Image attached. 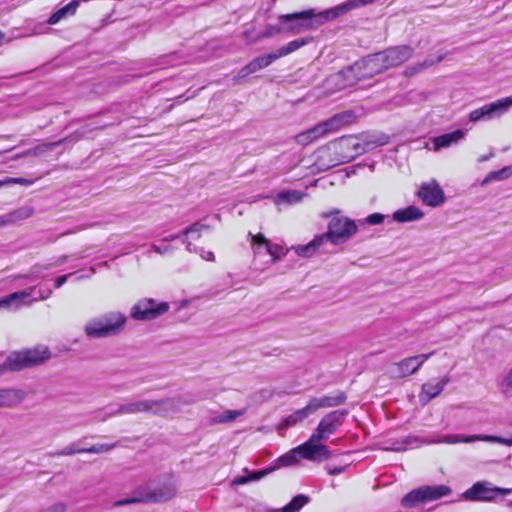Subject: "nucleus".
I'll use <instances>...</instances> for the list:
<instances>
[{
	"mask_svg": "<svg viewBox=\"0 0 512 512\" xmlns=\"http://www.w3.org/2000/svg\"><path fill=\"white\" fill-rule=\"evenodd\" d=\"M512 107V98L504 97L494 102L483 105L470 112L471 122L486 121L499 118Z\"/></svg>",
	"mask_w": 512,
	"mask_h": 512,
	"instance_id": "f8f14e48",
	"label": "nucleus"
},
{
	"mask_svg": "<svg viewBox=\"0 0 512 512\" xmlns=\"http://www.w3.org/2000/svg\"><path fill=\"white\" fill-rule=\"evenodd\" d=\"M346 415V410H334L326 414L320 420L310 438L296 448H326L324 443L340 428Z\"/></svg>",
	"mask_w": 512,
	"mask_h": 512,
	"instance_id": "39448f33",
	"label": "nucleus"
},
{
	"mask_svg": "<svg viewBox=\"0 0 512 512\" xmlns=\"http://www.w3.org/2000/svg\"><path fill=\"white\" fill-rule=\"evenodd\" d=\"M25 393L16 389H0V408H9L21 403Z\"/></svg>",
	"mask_w": 512,
	"mask_h": 512,
	"instance_id": "cd10ccee",
	"label": "nucleus"
},
{
	"mask_svg": "<svg viewBox=\"0 0 512 512\" xmlns=\"http://www.w3.org/2000/svg\"><path fill=\"white\" fill-rule=\"evenodd\" d=\"M153 250L156 252V253H159V254H163L165 253L166 251L170 250L169 247H164L163 249L158 247V246H153Z\"/></svg>",
	"mask_w": 512,
	"mask_h": 512,
	"instance_id": "052dcab7",
	"label": "nucleus"
},
{
	"mask_svg": "<svg viewBox=\"0 0 512 512\" xmlns=\"http://www.w3.org/2000/svg\"><path fill=\"white\" fill-rule=\"evenodd\" d=\"M24 157H29V154H26V150H25V151H23V152H21V153H19V154H17V155L14 157V159L16 160V159H20V158H24Z\"/></svg>",
	"mask_w": 512,
	"mask_h": 512,
	"instance_id": "69168bd1",
	"label": "nucleus"
},
{
	"mask_svg": "<svg viewBox=\"0 0 512 512\" xmlns=\"http://www.w3.org/2000/svg\"><path fill=\"white\" fill-rule=\"evenodd\" d=\"M80 139L79 136H77L76 134H71L59 141H56V142H50V143H43V144H40V145H37L33 148H30L28 150H26V154H29V157H39L41 156L42 154L48 152V151H51L53 150L54 148H56L57 146L61 145V144H64V143H67V142H76Z\"/></svg>",
	"mask_w": 512,
	"mask_h": 512,
	"instance_id": "a878e982",
	"label": "nucleus"
},
{
	"mask_svg": "<svg viewBox=\"0 0 512 512\" xmlns=\"http://www.w3.org/2000/svg\"><path fill=\"white\" fill-rule=\"evenodd\" d=\"M385 219V215L381 213H373L365 218V222L369 225H379Z\"/></svg>",
	"mask_w": 512,
	"mask_h": 512,
	"instance_id": "8fccbe9b",
	"label": "nucleus"
},
{
	"mask_svg": "<svg viewBox=\"0 0 512 512\" xmlns=\"http://www.w3.org/2000/svg\"><path fill=\"white\" fill-rule=\"evenodd\" d=\"M354 119V113L352 111H344L338 113L328 119L327 121L316 125L315 127L309 129L312 137L316 140L328 132L336 131L343 125L351 123Z\"/></svg>",
	"mask_w": 512,
	"mask_h": 512,
	"instance_id": "dca6fc26",
	"label": "nucleus"
},
{
	"mask_svg": "<svg viewBox=\"0 0 512 512\" xmlns=\"http://www.w3.org/2000/svg\"><path fill=\"white\" fill-rule=\"evenodd\" d=\"M249 236L251 237V244L255 252L262 246L267 249L268 245H271L270 241L261 233L256 235L249 233Z\"/></svg>",
	"mask_w": 512,
	"mask_h": 512,
	"instance_id": "ea45409f",
	"label": "nucleus"
},
{
	"mask_svg": "<svg viewBox=\"0 0 512 512\" xmlns=\"http://www.w3.org/2000/svg\"><path fill=\"white\" fill-rule=\"evenodd\" d=\"M511 493V488H501L488 481H478L467 489L462 497L468 501L492 502L498 495H509Z\"/></svg>",
	"mask_w": 512,
	"mask_h": 512,
	"instance_id": "1a4fd4ad",
	"label": "nucleus"
},
{
	"mask_svg": "<svg viewBox=\"0 0 512 512\" xmlns=\"http://www.w3.org/2000/svg\"><path fill=\"white\" fill-rule=\"evenodd\" d=\"M137 493L142 495L140 500H144L145 503H162L176 496L177 486L173 477L166 476L156 482L140 486Z\"/></svg>",
	"mask_w": 512,
	"mask_h": 512,
	"instance_id": "423d86ee",
	"label": "nucleus"
},
{
	"mask_svg": "<svg viewBox=\"0 0 512 512\" xmlns=\"http://www.w3.org/2000/svg\"><path fill=\"white\" fill-rule=\"evenodd\" d=\"M69 276H70V274L59 276L56 279V287L60 288L67 281Z\"/></svg>",
	"mask_w": 512,
	"mask_h": 512,
	"instance_id": "6e6d98bb",
	"label": "nucleus"
},
{
	"mask_svg": "<svg viewBox=\"0 0 512 512\" xmlns=\"http://www.w3.org/2000/svg\"><path fill=\"white\" fill-rule=\"evenodd\" d=\"M50 294H51V291H48V293H47V294H45V293H41L39 298H40L41 300H45V299H47V298L50 296Z\"/></svg>",
	"mask_w": 512,
	"mask_h": 512,
	"instance_id": "774afa93",
	"label": "nucleus"
},
{
	"mask_svg": "<svg viewBox=\"0 0 512 512\" xmlns=\"http://www.w3.org/2000/svg\"><path fill=\"white\" fill-rule=\"evenodd\" d=\"M261 70L259 68V66L256 64V62L254 60L250 61L247 65H245L244 67H242L237 76L235 77V79H238V78H245L247 77L248 75L250 74H253L257 71Z\"/></svg>",
	"mask_w": 512,
	"mask_h": 512,
	"instance_id": "c03bdc74",
	"label": "nucleus"
},
{
	"mask_svg": "<svg viewBox=\"0 0 512 512\" xmlns=\"http://www.w3.org/2000/svg\"><path fill=\"white\" fill-rule=\"evenodd\" d=\"M347 400V396L342 391H337L333 395H327L322 397H313L307 403L312 410V413H315L319 409L322 408H331L339 406L345 403Z\"/></svg>",
	"mask_w": 512,
	"mask_h": 512,
	"instance_id": "412c9836",
	"label": "nucleus"
},
{
	"mask_svg": "<svg viewBox=\"0 0 512 512\" xmlns=\"http://www.w3.org/2000/svg\"><path fill=\"white\" fill-rule=\"evenodd\" d=\"M266 251L272 256V261L276 262L281 259L287 251H284L280 245H268Z\"/></svg>",
	"mask_w": 512,
	"mask_h": 512,
	"instance_id": "49530a36",
	"label": "nucleus"
},
{
	"mask_svg": "<svg viewBox=\"0 0 512 512\" xmlns=\"http://www.w3.org/2000/svg\"><path fill=\"white\" fill-rule=\"evenodd\" d=\"M464 136L465 133L462 130H456L450 133L434 137L432 139L434 151H439L442 148H448L453 144H457L464 138Z\"/></svg>",
	"mask_w": 512,
	"mask_h": 512,
	"instance_id": "bb28decb",
	"label": "nucleus"
},
{
	"mask_svg": "<svg viewBox=\"0 0 512 512\" xmlns=\"http://www.w3.org/2000/svg\"><path fill=\"white\" fill-rule=\"evenodd\" d=\"M7 225H9V222H8L6 214L0 216V228L7 226Z\"/></svg>",
	"mask_w": 512,
	"mask_h": 512,
	"instance_id": "13d9d810",
	"label": "nucleus"
},
{
	"mask_svg": "<svg viewBox=\"0 0 512 512\" xmlns=\"http://www.w3.org/2000/svg\"><path fill=\"white\" fill-rule=\"evenodd\" d=\"M424 213L416 206H408L393 213V220L399 223L416 221L423 218Z\"/></svg>",
	"mask_w": 512,
	"mask_h": 512,
	"instance_id": "c85d7f7f",
	"label": "nucleus"
},
{
	"mask_svg": "<svg viewBox=\"0 0 512 512\" xmlns=\"http://www.w3.org/2000/svg\"><path fill=\"white\" fill-rule=\"evenodd\" d=\"M295 141L302 146H306V145L310 144L311 142L315 141V139L312 137V134L310 133V131L307 130L305 132H302V133H299L298 135H296Z\"/></svg>",
	"mask_w": 512,
	"mask_h": 512,
	"instance_id": "09e8293b",
	"label": "nucleus"
},
{
	"mask_svg": "<svg viewBox=\"0 0 512 512\" xmlns=\"http://www.w3.org/2000/svg\"><path fill=\"white\" fill-rule=\"evenodd\" d=\"M418 196L426 205L431 207H437L445 201L444 192L434 179L422 183Z\"/></svg>",
	"mask_w": 512,
	"mask_h": 512,
	"instance_id": "a211bd4d",
	"label": "nucleus"
},
{
	"mask_svg": "<svg viewBox=\"0 0 512 512\" xmlns=\"http://www.w3.org/2000/svg\"><path fill=\"white\" fill-rule=\"evenodd\" d=\"M307 43L308 41L305 38H298L290 41L287 45L282 46L276 51L278 59L298 50Z\"/></svg>",
	"mask_w": 512,
	"mask_h": 512,
	"instance_id": "e433bc0d",
	"label": "nucleus"
},
{
	"mask_svg": "<svg viewBox=\"0 0 512 512\" xmlns=\"http://www.w3.org/2000/svg\"><path fill=\"white\" fill-rule=\"evenodd\" d=\"M34 214L32 206H22L6 214L9 225L16 224L20 221L30 218Z\"/></svg>",
	"mask_w": 512,
	"mask_h": 512,
	"instance_id": "72a5a7b5",
	"label": "nucleus"
},
{
	"mask_svg": "<svg viewBox=\"0 0 512 512\" xmlns=\"http://www.w3.org/2000/svg\"><path fill=\"white\" fill-rule=\"evenodd\" d=\"M7 225H9V222H8L6 214L0 216V228L7 226Z\"/></svg>",
	"mask_w": 512,
	"mask_h": 512,
	"instance_id": "bf43d9fd",
	"label": "nucleus"
},
{
	"mask_svg": "<svg viewBox=\"0 0 512 512\" xmlns=\"http://www.w3.org/2000/svg\"><path fill=\"white\" fill-rule=\"evenodd\" d=\"M312 414V410L307 403L303 408L295 410L288 416L284 417L276 426V431L279 435L283 436L285 430L302 423Z\"/></svg>",
	"mask_w": 512,
	"mask_h": 512,
	"instance_id": "aec40b11",
	"label": "nucleus"
},
{
	"mask_svg": "<svg viewBox=\"0 0 512 512\" xmlns=\"http://www.w3.org/2000/svg\"><path fill=\"white\" fill-rule=\"evenodd\" d=\"M339 214L338 209L322 214L324 218L332 217L328 223L327 231L321 234L325 243L329 241L333 245H341L349 241L358 232V226L353 219L339 216Z\"/></svg>",
	"mask_w": 512,
	"mask_h": 512,
	"instance_id": "20e7f679",
	"label": "nucleus"
},
{
	"mask_svg": "<svg viewBox=\"0 0 512 512\" xmlns=\"http://www.w3.org/2000/svg\"><path fill=\"white\" fill-rule=\"evenodd\" d=\"M24 157H29V154H26V150H25V151H23V152H21V153H19V154H17V155L14 157V159L16 160V159H20V158H24Z\"/></svg>",
	"mask_w": 512,
	"mask_h": 512,
	"instance_id": "0e129e2a",
	"label": "nucleus"
},
{
	"mask_svg": "<svg viewBox=\"0 0 512 512\" xmlns=\"http://www.w3.org/2000/svg\"><path fill=\"white\" fill-rule=\"evenodd\" d=\"M272 34H273V30H272V29H269V30H267L266 32H264V33L260 36V38L270 37Z\"/></svg>",
	"mask_w": 512,
	"mask_h": 512,
	"instance_id": "338daca9",
	"label": "nucleus"
},
{
	"mask_svg": "<svg viewBox=\"0 0 512 512\" xmlns=\"http://www.w3.org/2000/svg\"><path fill=\"white\" fill-rule=\"evenodd\" d=\"M450 378L445 376L441 378L439 381H429L422 385V390L419 395V399L422 404H427L430 400L437 397L445 388V386L449 383Z\"/></svg>",
	"mask_w": 512,
	"mask_h": 512,
	"instance_id": "5701e85b",
	"label": "nucleus"
},
{
	"mask_svg": "<svg viewBox=\"0 0 512 512\" xmlns=\"http://www.w3.org/2000/svg\"><path fill=\"white\" fill-rule=\"evenodd\" d=\"M51 354L47 347L38 346L10 354L4 362V367L11 371H18L43 363L50 358Z\"/></svg>",
	"mask_w": 512,
	"mask_h": 512,
	"instance_id": "0eeeda50",
	"label": "nucleus"
},
{
	"mask_svg": "<svg viewBox=\"0 0 512 512\" xmlns=\"http://www.w3.org/2000/svg\"><path fill=\"white\" fill-rule=\"evenodd\" d=\"M352 66L359 81L372 78L387 70L380 52L370 54L355 62Z\"/></svg>",
	"mask_w": 512,
	"mask_h": 512,
	"instance_id": "ddd939ff",
	"label": "nucleus"
},
{
	"mask_svg": "<svg viewBox=\"0 0 512 512\" xmlns=\"http://www.w3.org/2000/svg\"><path fill=\"white\" fill-rule=\"evenodd\" d=\"M325 244V241L321 235L315 236V238L307 245L295 247V252L301 257H311L315 252Z\"/></svg>",
	"mask_w": 512,
	"mask_h": 512,
	"instance_id": "2f4dec72",
	"label": "nucleus"
},
{
	"mask_svg": "<svg viewBox=\"0 0 512 512\" xmlns=\"http://www.w3.org/2000/svg\"><path fill=\"white\" fill-rule=\"evenodd\" d=\"M184 403L182 397L163 398L158 400L144 399L122 404L111 413L112 416L151 413L154 415L167 416L180 411Z\"/></svg>",
	"mask_w": 512,
	"mask_h": 512,
	"instance_id": "f03ea898",
	"label": "nucleus"
},
{
	"mask_svg": "<svg viewBox=\"0 0 512 512\" xmlns=\"http://www.w3.org/2000/svg\"><path fill=\"white\" fill-rule=\"evenodd\" d=\"M340 450H289L276 460V465L262 469L260 471L248 472L246 475L235 477L231 485H243L250 481H257L268 475L279 467L294 466L300 463L301 459L311 462H323L326 460L339 459L341 465L336 466L329 463L326 469L329 474L337 475L342 473L348 467L354 458L349 451L339 452Z\"/></svg>",
	"mask_w": 512,
	"mask_h": 512,
	"instance_id": "f257e3e1",
	"label": "nucleus"
},
{
	"mask_svg": "<svg viewBox=\"0 0 512 512\" xmlns=\"http://www.w3.org/2000/svg\"><path fill=\"white\" fill-rule=\"evenodd\" d=\"M374 0H348L340 5L333 8L322 11L319 16L324 21L335 19L339 16L346 14L347 12L371 4Z\"/></svg>",
	"mask_w": 512,
	"mask_h": 512,
	"instance_id": "6ab92c4d",
	"label": "nucleus"
},
{
	"mask_svg": "<svg viewBox=\"0 0 512 512\" xmlns=\"http://www.w3.org/2000/svg\"><path fill=\"white\" fill-rule=\"evenodd\" d=\"M320 13H315L314 9H308L297 13L280 15L279 20L286 25L285 30L292 33H300L313 27V18L317 19L318 24L325 23L326 21L319 16Z\"/></svg>",
	"mask_w": 512,
	"mask_h": 512,
	"instance_id": "9b49d317",
	"label": "nucleus"
},
{
	"mask_svg": "<svg viewBox=\"0 0 512 512\" xmlns=\"http://www.w3.org/2000/svg\"><path fill=\"white\" fill-rule=\"evenodd\" d=\"M442 59H443V56H439L436 60L426 59L423 62L416 63L414 65H411V66L407 67L405 72H404V74L406 76H412V75H414V74H416L418 72H421V71L431 67L435 63L441 62Z\"/></svg>",
	"mask_w": 512,
	"mask_h": 512,
	"instance_id": "4c0bfd02",
	"label": "nucleus"
},
{
	"mask_svg": "<svg viewBox=\"0 0 512 512\" xmlns=\"http://www.w3.org/2000/svg\"><path fill=\"white\" fill-rule=\"evenodd\" d=\"M258 431L262 432V433H265V434H268V433H271L273 431V428L270 427V426H260V427H258Z\"/></svg>",
	"mask_w": 512,
	"mask_h": 512,
	"instance_id": "4d7b16f0",
	"label": "nucleus"
},
{
	"mask_svg": "<svg viewBox=\"0 0 512 512\" xmlns=\"http://www.w3.org/2000/svg\"><path fill=\"white\" fill-rule=\"evenodd\" d=\"M84 333L90 339H103L112 337L104 326L101 316L89 320L84 326Z\"/></svg>",
	"mask_w": 512,
	"mask_h": 512,
	"instance_id": "393cba45",
	"label": "nucleus"
},
{
	"mask_svg": "<svg viewBox=\"0 0 512 512\" xmlns=\"http://www.w3.org/2000/svg\"><path fill=\"white\" fill-rule=\"evenodd\" d=\"M511 175V169L509 167H504L499 171L491 172L483 181L482 185H486L493 180H504Z\"/></svg>",
	"mask_w": 512,
	"mask_h": 512,
	"instance_id": "58836bf2",
	"label": "nucleus"
},
{
	"mask_svg": "<svg viewBox=\"0 0 512 512\" xmlns=\"http://www.w3.org/2000/svg\"><path fill=\"white\" fill-rule=\"evenodd\" d=\"M185 242H186V249L189 252H196L195 246L190 241H185Z\"/></svg>",
	"mask_w": 512,
	"mask_h": 512,
	"instance_id": "680f3d73",
	"label": "nucleus"
},
{
	"mask_svg": "<svg viewBox=\"0 0 512 512\" xmlns=\"http://www.w3.org/2000/svg\"><path fill=\"white\" fill-rule=\"evenodd\" d=\"M484 441L491 445H505L512 446V437H497V436H488V435H472L466 436L463 434H451L439 436L437 438L430 439H420L418 437H407L403 440V444L405 445H435V444H445V445H457V444H473L476 441Z\"/></svg>",
	"mask_w": 512,
	"mask_h": 512,
	"instance_id": "7ed1b4c3",
	"label": "nucleus"
},
{
	"mask_svg": "<svg viewBox=\"0 0 512 512\" xmlns=\"http://www.w3.org/2000/svg\"><path fill=\"white\" fill-rule=\"evenodd\" d=\"M386 69L400 66L414 54V48L409 45L392 46L380 51Z\"/></svg>",
	"mask_w": 512,
	"mask_h": 512,
	"instance_id": "f3484780",
	"label": "nucleus"
},
{
	"mask_svg": "<svg viewBox=\"0 0 512 512\" xmlns=\"http://www.w3.org/2000/svg\"><path fill=\"white\" fill-rule=\"evenodd\" d=\"M354 119V113L352 111H344L338 113L328 119L327 121L316 125L315 127L309 129L312 137L316 140L328 132L336 131L343 125L351 123Z\"/></svg>",
	"mask_w": 512,
	"mask_h": 512,
	"instance_id": "2eb2a0df",
	"label": "nucleus"
},
{
	"mask_svg": "<svg viewBox=\"0 0 512 512\" xmlns=\"http://www.w3.org/2000/svg\"><path fill=\"white\" fill-rule=\"evenodd\" d=\"M277 54L276 52H272L266 55H262L259 57H256L253 59L256 64L259 66L260 69H263L265 67H268L270 64H272L275 60H277Z\"/></svg>",
	"mask_w": 512,
	"mask_h": 512,
	"instance_id": "a19ab883",
	"label": "nucleus"
},
{
	"mask_svg": "<svg viewBox=\"0 0 512 512\" xmlns=\"http://www.w3.org/2000/svg\"><path fill=\"white\" fill-rule=\"evenodd\" d=\"M34 288H31L30 291H19L9 294L6 297H3L0 300V309H13L17 310L23 305H29L33 300L27 301V299L31 295V291Z\"/></svg>",
	"mask_w": 512,
	"mask_h": 512,
	"instance_id": "b1692460",
	"label": "nucleus"
},
{
	"mask_svg": "<svg viewBox=\"0 0 512 512\" xmlns=\"http://www.w3.org/2000/svg\"><path fill=\"white\" fill-rule=\"evenodd\" d=\"M201 257L202 259L207 261H214L215 259L214 253L211 251H202Z\"/></svg>",
	"mask_w": 512,
	"mask_h": 512,
	"instance_id": "5fc2aeb1",
	"label": "nucleus"
},
{
	"mask_svg": "<svg viewBox=\"0 0 512 512\" xmlns=\"http://www.w3.org/2000/svg\"><path fill=\"white\" fill-rule=\"evenodd\" d=\"M273 390L271 389H261L255 392L252 396L255 403L260 404L267 402L273 398Z\"/></svg>",
	"mask_w": 512,
	"mask_h": 512,
	"instance_id": "79ce46f5",
	"label": "nucleus"
},
{
	"mask_svg": "<svg viewBox=\"0 0 512 512\" xmlns=\"http://www.w3.org/2000/svg\"><path fill=\"white\" fill-rule=\"evenodd\" d=\"M303 196L304 194L297 190L281 191L276 195L274 203L276 205L295 204L300 202Z\"/></svg>",
	"mask_w": 512,
	"mask_h": 512,
	"instance_id": "473e14b6",
	"label": "nucleus"
},
{
	"mask_svg": "<svg viewBox=\"0 0 512 512\" xmlns=\"http://www.w3.org/2000/svg\"><path fill=\"white\" fill-rule=\"evenodd\" d=\"M246 409H238V410H225L222 413L211 419V423L213 424H223L230 423L235 421L237 418L245 415Z\"/></svg>",
	"mask_w": 512,
	"mask_h": 512,
	"instance_id": "f704fd0d",
	"label": "nucleus"
},
{
	"mask_svg": "<svg viewBox=\"0 0 512 512\" xmlns=\"http://www.w3.org/2000/svg\"><path fill=\"white\" fill-rule=\"evenodd\" d=\"M433 355V352L427 353V354H420L413 356L414 359H416V362L419 363V366L421 367L425 361H427L431 356Z\"/></svg>",
	"mask_w": 512,
	"mask_h": 512,
	"instance_id": "864d4df0",
	"label": "nucleus"
},
{
	"mask_svg": "<svg viewBox=\"0 0 512 512\" xmlns=\"http://www.w3.org/2000/svg\"><path fill=\"white\" fill-rule=\"evenodd\" d=\"M502 392L505 395H511L512 394V368L508 371L507 375L502 380Z\"/></svg>",
	"mask_w": 512,
	"mask_h": 512,
	"instance_id": "de8ad7c7",
	"label": "nucleus"
},
{
	"mask_svg": "<svg viewBox=\"0 0 512 512\" xmlns=\"http://www.w3.org/2000/svg\"><path fill=\"white\" fill-rule=\"evenodd\" d=\"M358 81V77L351 65L328 76L324 82V88L328 93L332 94L350 87Z\"/></svg>",
	"mask_w": 512,
	"mask_h": 512,
	"instance_id": "4468645a",
	"label": "nucleus"
},
{
	"mask_svg": "<svg viewBox=\"0 0 512 512\" xmlns=\"http://www.w3.org/2000/svg\"><path fill=\"white\" fill-rule=\"evenodd\" d=\"M169 310L167 302H157L152 298L137 301L130 310V315L137 321H149L158 318Z\"/></svg>",
	"mask_w": 512,
	"mask_h": 512,
	"instance_id": "9d476101",
	"label": "nucleus"
},
{
	"mask_svg": "<svg viewBox=\"0 0 512 512\" xmlns=\"http://www.w3.org/2000/svg\"><path fill=\"white\" fill-rule=\"evenodd\" d=\"M101 318L112 337L124 331L128 320L125 314L118 311L108 312L102 315Z\"/></svg>",
	"mask_w": 512,
	"mask_h": 512,
	"instance_id": "4be33fe9",
	"label": "nucleus"
},
{
	"mask_svg": "<svg viewBox=\"0 0 512 512\" xmlns=\"http://www.w3.org/2000/svg\"><path fill=\"white\" fill-rule=\"evenodd\" d=\"M142 498V495L141 494H138L136 492V496L135 497H132V498H129V499H124V500H120V501H117L116 502V505L117 506H121V505H128V504H132V503H141V502H145L144 500H140Z\"/></svg>",
	"mask_w": 512,
	"mask_h": 512,
	"instance_id": "603ef678",
	"label": "nucleus"
},
{
	"mask_svg": "<svg viewBox=\"0 0 512 512\" xmlns=\"http://www.w3.org/2000/svg\"><path fill=\"white\" fill-rule=\"evenodd\" d=\"M80 5L79 0H72L64 7L58 9L55 11L48 19V24L54 25L57 24L62 19L66 18L67 16H72L76 13L78 7Z\"/></svg>",
	"mask_w": 512,
	"mask_h": 512,
	"instance_id": "c756f323",
	"label": "nucleus"
},
{
	"mask_svg": "<svg viewBox=\"0 0 512 512\" xmlns=\"http://www.w3.org/2000/svg\"><path fill=\"white\" fill-rule=\"evenodd\" d=\"M492 156H493V153H490L489 155L481 156V157L479 158V160H478V161H479V162L487 161V160H489Z\"/></svg>",
	"mask_w": 512,
	"mask_h": 512,
	"instance_id": "e2e57ef3",
	"label": "nucleus"
},
{
	"mask_svg": "<svg viewBox=\"0 0 512 512\" xmlns=\"http://www.w3.org/2000/svg\"><path fill=\"white\" fill-rule=\"evenodd\" d=\"M209 228L210 227L208 225L196 222V223L192 224L191 226L185 228L182 233H183V235L196 234V238H199L200 233L203 230H208Z\"/></svg>",
	"mask_w": 512,
	"mask_h": 512,
	"instance_id": "a18cd8bd",
	"label": "nucleus"
},
{
	"mask_svg": "<svg viewBox=\"0 0 512 512\" xmlns=\"http://www.w3.org/2000/svg\"><path fill=\"white\" fill-rule=\"evenodd\" d=\"M397 369V375L399 377L409 376L420 368L419 363L416 362L413 356L403 359L402 361L395 364Z\"/></svg>",
	"mask_w": 512,
	"mask_h": 512,
	"instance_id": "7c9ffc66",
	"label": "nucleus"
},
{
	"mask_svg": "<svg viewBox=\"0 0 512 512\" xmlns=\"http://www.w3.org/2000/svg\"><path fill=\"white\" fill-rule=\"evenodd\" d=\"M309 497L304 494L296 495L287 505L283 506L281 512H299L307 503Z\"/></svg>",
	"mask_w": 512,
	"mask_h": 512,
	"instance_id": "c9c22d12",
	"label": "nucleus"
},
{
	"mask_svg": "<svg viewBox=\"0 0 512 512\" xmlns=\"http://www.w3.org/2000/svg\"><path fill=\"white\" fill-rule=\"evenodd\" d=\"M33 183H34V180H32V179H27V178H23V177H17V178L7 177L4 180H0V187L6 186V185H11V184H20V185H24V186H30Z\"/></svg>",
	"mask_w": 512,
	"mask_h": 512,
	"instance_id": "37998d69",
	"label": "nucleus"
},
{
	"mask_svg": "<svg viewBox=\"0 0 512 512\" xmlns=\"http://www.w3.org/2000/svg\"><path fill=\"white\" fill-rule=\"evenodd\" d=\"M40 512H66V505L62 502L54 503Z\"/></svg>",
	"mask_w": 512,
	"mask_h": 512,
	"instance_id": "3c124183",
	"label": "nucleus"
},
{
	"mask_svg": "<svg viewBox=\"0 0 512 512\" xmlns=\"http://www.w3.org/2000/svg\"><path fill=\"white\" fill-rule=\"evenodd\" d=\"M452 489L447 485H424L410 491L402 500L401 505L405 508H412L420 503H428L447 497Z\"/></svg>",
	"mask_w": 512,
	"mask_h": 512,
	"instance_id": "6e6552de",
	"label": "nucleus"
}]
</instances>
